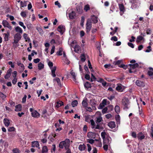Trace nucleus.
Returning a JSON list of instances; mask_svg holds the SVG:
<instances>
[{"label": "nucleus", "mask_w": 153, "mask_h": 153, "mask_svg": "<svg viewBox=\"0 0 153 153\" xmlns=\"http://www.w3.org/2000/svg\"><path fill=\"white\" fill-rule=\"evenodd\" d=\"M19 24L24 29H26V26L24 25V24L22 22H19Z\"/></svg>", "instance_id": "49"}, {"label": "nucleus", "mask_w": 153, "mask_h": 153, "mask_svg": "<svg viewBox=\"0 0 153 153\" xmlns=\"http://www.w3.org/2000/svg\"><path fill=\"white\" fill-rule=\"evenodd\" d=\"M104 145L103 146V148L104 150L105 151H107L108 148V144H103Z\"/></svg>", "instance_id": "53"}, {"label": "nucleus", "mask_w": 153, "mask_h": 153, "mask_svg": "<svg viewBox=\"0 0 153 153\" xmlns=\"http://www.w3.org/2000/svg\"><path fill=\"white\" fill-rule=\"evenodd\" d=\"M63 52V49L62 48H60L59 49V51L57 52V54L59 56H61L62 55Z\"/></svg>", "instance_id": "44"}, {"label": "nucleus", "mask_w": 153, "mask_h": 153, "mask_svg": "<svg viewBox=\"0 0 153 153\" xmlns=\"http://www.w3.org/2000/svg\"><path fill=\"white\" fill-rule=\"evenodd\" d=\"M4 39L5 41H7L8 40V35L6 33H4Z\"/></svg>", "instance_id": "60"}, {"label": "nucleus", "mask_w": 153, "mask_h": 153, "mask_svg": "<svg viewBox=\"0 0 153 153\" xmlns=\"http://www.w3.org/2000/svg\"><path fill=\"white\" fill-rule=\"evenodd\" d=\"M32 147L38 148L39 146V143L37 141H33L32 142Z\"/></svg>", "instance_id": "21"}, {"label": "nucleus", "mask_w": 153, "mask_h": 153, "mask_svg": "<svg viewBox=\"0 0 153 153\" xmlns=\"http://www.w3.org/2000/svg\"><path fill=\"white\" fill-rule=\"evenodd\" d=\"M91 120L89 116H87L85 117V120L86 122L90 123V120Z\"/></svg>", "instance_id": "51"}, {"label": "nucleus", "mask_w": 153, "mask_h": 153, "mask_svg": "<svg viewBox=\"0 0 153 153\" xmlns=\"http://www.w3.org/2000/svg\"><path fill=\"white\" fill-rule=\"evenodd\" d=\"M78 104L77 101L76 100L73 101L71 103V105L73 107H74L77 105Z\"/></svg>", "instance_id": "42"}, {"label": "nucleus", "mask_w": 153, "mask_h": 153, "mask_svg": "<svg viewBox=\"0 0 153 153\" xmlns=\"http://www.w3.org/2000/svg\"><path fill=\"white\" fill-rule=\"evenodd\" d=\"M48 151L47 147L46 146H44L42 148V153H45Z\"/></svg>", "instance_id": "33"}, {"label": "nucleus", "mask_w": 153, "mask_h": 153, "mask_svg": "<svg viewBox=\"0 0 153 153\" xmlns=\"http://www.w3.org/2000/svg\"><path fill=\"white\" fill-rule=\"evenodd\" d=\"M2 24L4 27H7L10 30H12V27L6 20H4L2 21Z\"/></svg>", "instance_id": "8"}, {"label": "nucleus", "mask_w": 153, "mask_h": 153, "mask_svg": "<svg viewBox=\"0 0 153 153\" xmlns=\"http://www.w3.org/2000/svg\"><path fill=\"white\" fill-rule=\"evenodd\" d=\"M122 104L124 110H126L129 108L130 102L128 98H123L122 101Z\"/></svg>", "instance_id": "2"}, {"label": "nucleus", "mask_w": 153, "mask_h": 153, "mask_svg": "<svg viewBox=\"0 0 153 153\" xmlns=\"http://www.w3.org/2000/svg\"><path fill=\"white\" fill-rule=\"evenodd\" d=\"M119 6L120 10V15H122L125 11L124 7L123 4H119Z\"/></svg>", "instance_id": "12"}, {"label": "nucleus", "mask_w": 153, "mask_h": 153, "mask_svg": "<svg viewBox=\"0 0 153 153\" xmlns=\"http://www.w3.org/2000/svg\"><path fill=\"white\" fill-rule=\"evenodd\" d=\"M27 1H24L23 2L22 1L21 2V7H24L26 6L27 4L26 2Z\"/></svg>", "instance_id": "54"}, {"label": "nucleus", "mask_w": 153, "mask_h": 153, "mask_svg": "<svg viewBox=\"0 0 153 153\" xmlns=\"http://www.w3.org/2000/svg\"><path fill=\"white\" fill-rule=\"evenodd\" d=\"M115 119L117 121V122L118 123H120V116L119 115H117L115 116Z\"/></svg>", "instance_id": "47"}, {"label": "nucleus", "mask_w": 153, "mask_h": 153, "mask_svg": "<svg viewBox=\"0 0 153 153\" xmlns=\"http://www.w3.org/2000/svg\"><path fill=\"white\" fill-rule=\"evenodd\" d=\"M15 128L14 127H10L9 128L8 131H13L15 130Z\"/></svg>", "instance_id": "52"}, {"label": "nucleus", "mask_w": 153, "mask_h": 153, "mask_svg": "<svg viewBox=\"0 0 153 153\" xmlns=\"http://www.w3.org/2000/svg\"><path fill=\"white\" fill-rule=\"evenodd\" d=\"M12 53L11 52H10L9 51V52H7L6 53V55L7 56L10 57L11 56H12Z\"/></svg>", "instance_id": "64"}, {"label": "nucleus", "mask_w": 153, "mask_h": 153, "mask_svg": "<svg viewBox=\"0 0 153 153\" xmlns=\"http://www.w3.org/2000/svg\"><path fill=\"white\" fill-rule=\"evenodd\" d=\"M105 106V105H104V104H103L102 103H101L100 104V105L99 106L98 108L100 109H102L103 107H104Z\"/></svg>", "instance_id": "62"}, {"label": "nucleus", "mask_w": 153, "mask_h": 153, "mask_svg": "<svg viewBox=\"0 0 153 153\" xmlns=\"http://www.w3.org/2000/svg\"><path fill=\"white\" fill-rule=\"evenodd\" d=\"M148 74L150 76H152L153 75V70H149L148 71Z\"/></svg>", "instance_id": "61"}, {"label": "nucleus", "mask_w": 153, "mask_h": 153, "mask_svg": "<svg viewBox=\"0 0 153 153\" xmlns=\"http://www.w3.org/2000/svg\"><path fill=\"white\" fill-rule=\"evenodd\" d=\"M90 9V6L87 4L84 6V10L85 12H87Z\"/></svg>", "instance_id": "38"}, {"label": "nucleus", "mask_w": 153, "mask_h": 153, "mask_svg": "<svg viewBox=\"0 0 153 153\" xmlns=\"http://www.w3.org/2000/svg\"><path fill=\"white\" fill-rule=\"evenodd\" d=\"M138 66V64L137 63L133 64H129L128 66V67L129 66V67L128 68L129 72L130 73H134L135 72V69L136 68H137Z\"/></svg>", "instance_id": "4"}, {"label": "nucleus", "mask_w": 153, "mask_h": 153, "mask_svg": "<svg viewBox=\"0 0 153 153\" xmlns=\"http://www.w3.org/2000/svg\"><path fill=\"white\" fill-rule=\"evenodd\" d=\"M90 123H91V128H94L95 127V125L94 120L93 119H91V120H90Z\"/></svg>", "instance_id": "36"}, {"label": "nucleus", "mask_w": 153, "mask_h": 153, "mask_svg": "<svg viewBox=\"0 0 153 153\" xmlns=\"http://www.w3.org/2000/svg\"><path fill=\"white\" fill-rule=\"evenodd\" d=\"M85 18L84 17L82 16L81 17V19L80 22V25L82 26H83L84 25V22Z\"/></svg>", "instance_id": "48"}, {"label": "nucleus", "mask_w": 153, "mask_h": 153, "mask_svg": "<svg viewBox=\"0 0 153 153\" xmlns=\"http://www.w3.org/2000/svg\"><path fill=\"white\" fill-rule=\"evenodd\" d=\"M55 49V46L54 45H53L52 46V48H51V54H53L54 52Z\"/></svg>", "instance_id": "57"}, {"label": "nucleus", "mask_w": 153, "mask_h": 153, "mask_svg": "<svg viewBox=\"0 0 153 153\" xmlns=\"http://www.w3.org/2000/svg\"><path fill=\"white\" fill-rule=\"evenodd\" d=\"M111 137L107 136L105 138L103 139V144H109L111 142Z\"/></svg>", "instance_id": "11"}, {"label": "nucleus", "mask_w": 153, "mask_h": 153, "mask_svg": "<svg viewBox=\"0 0 153 153\" xmlns=\"http://www.w3.org/2000/svg\"><path fill=\"white\" fill-rule=\"evenodd\" d=\"M15 30L17 33H19L21 34L23 32V30L19 26H17L15 27Z\"/></svg>", "instance_id": "18"}, {"label": "nucleus", "mask_w": 153, "mask_h": 153, "mask_svg": "<svg viewBox=\"0 0 153 153\" xmlns=\"http://www.w3.org/2000/svg\"><path fill=\"white\" fill-rule=\"evenodd\" d=\"M75 15V12L74 11H72L71 13H69V16L70 19H73L74 18Z\"/></svg>", "instance_id": "28"}, {"label": "nucleus", "mask_w": 153, "mask_h": 153, "mask_svg": "<svg viewBox=\"0 0 153 153\" xmlns=\"http://www.w3.org/2000/svg\"><path fill=\"white\" fill-rule=\"evenodd\" d=\"M17 65L21 67L22 70H24V66L23 64L22 63L20 62H17Z\"/></svg>", "instance_id": "45"}, {"label": "nucleus", "mask_w": 153, "mask_h": 153, "mask_svg": "<svg viewBox=\"0 0 153 153\" xmlns=\"http://www.w3.org/2000/svg\"><path fill=\"white\" fill-rule=\"evenodd\" d=\"M22 110V105L20 104L16 105L15 106V111H19Z\"/></svg>", "instance_id": "27"}, {"label": "nucleus", "mask_w": 153, "mask_h": 153, "mask_svg": "<svg viewBox=\"0 0 153 153\" xmlns=\"http://www.w3.org/2000/svg\"><path fill=\"white\" fill-rule=\"evenodd\" d=\"M30 111L31 112V115L33 117L38 118L40 117V114L33 108H30Z\"/></svg>", "instance_id": "5"}, {"label": "nucleus", "mask_w": 153, "mask_h": 153, "mask_svg": "<svg viewBox=\"0 0 153 153\" xmlns=\"http://www.w3.org/2000/svg\"><path fill=\"white\" fill-rule=\"evenodd\" d=\"M38 69L40 70L43 68L44 67V65L43 63L40 62L38 64Z\"/></svg>", "instance_id": "35"}, {"label": "nucleus", "mask_w": 153, "mask_h": 153, "mask_svg": "<svg viewBox=\"0 0 153 153\" xmlns=\"http://www.w3.org/2000/svg\"><path fill=\"white\" fill-rule=\"evenodd\" d=\"M108 126L111 128H112L115 127V124L114 122L111 121L108 123Z\"/></svg>", "instance_id": "26"}, {"label": "nucleus", "mask_w": 153, "mask_h": 153, "mask_svg": "<svg viewBox=\"0 0 153 153\" xmlns=\"http://www.w3.org/2000/svg\"><path fill=\"white\" fill-rule=\"evenodd\" d=\"M90 104L92 106L93 110H96V101L94 99H92L90 100Z\"/></svg>", "instance_id": "10"}, {"label": "nucleus", "mask_w": 153, "mask_h": 153, "mask_svg": "<svg viewBox=\"0 0 153 153\" xmlns=\"http://www.w3.org/2000/svg\"><path fill=\"white\" fill-rule=\"evenodd\" d=\"M81 60L82 62H84L85 60V56L84 54H82L80 56Z\"/></svg>", "instance_id": "55"}, {"label": "nucleus", "mask_w": 153, "mask_h": 153, "mask_svg": "<svg viewBox=\"0 0 153 153\" xmlns=\"http://www.w3.org/2000/svg\"><path fill=\"white\" fill-rule=\"evenodd\" d=\"M136 84L137 86L140 87H143L144 86V82H143L139 80H136Z\"/></svg>", "instance_id": "15"}, {"label": "nucleus", "mask_w": 153, "mask_h": 153, "mask_svg": "<svg viewBox=\"0 0 153 153\" xmlns=\"http://www.w3.org/2000/svg\"><path fill=\"white\" fill-rule=\"evenodd\" d=\"M94 133L92 132H89L87 136L90 139L94 138L95 137Z\"/></svg>", "instance_id": "24"}, {"label": "nucleus", "mask_w": 153, "mask_h": 153, "mask_svg": "<svg viewBox=\"0 0 153 153\" xmlns=\"http://www.w3.org/2000/svg\"><path fill=\"white\" fill-rule=\"evenodd\" d=\"M111 40H113L115 42L117 41V38L116 36H114L112 37L111 39Z\"/></svg>", "instance_id": "58"}, {"label": "nucleus", "mask_w": 153, "mask_h": 153, "mask_svg": "<svg viewBox=\"0 0 153 153\" xmlns=\"http://www.w3.org/2000/svg\"><path fill=\"white\" fill-rule=\"evenodd\" d=\"M88 19H91V22H92L94 23H97L98 21L97 18L94 15L91 16V18Z\"/></svg>", "instance_id": "13"}, {"label": "nucleus", "mask_w": 153, "mask_h": 153, "mask_svg": "<svg viewBox=\"0 0 153 153\" xmlns=\"http://www.w3.org/2000/svg\"><path fill=\"white\" fill-rule=\"evenodd\" d=\"M70 141L69 139H66L65 141H61L59 144V147L63 149L64 148L65 149L69 148L70 146Z\"/></svg>", "instance_id": "1"}, {"label": "nucleus", "mask_w": 153, "mask_h": 153, "mask_svg": "<svg viewBox=\"0 0 153 153\" xmlns=\"http://www.w3.org/2000/svg\"><path fill=\"white\" fill-rule=\"evenodd\" d=\"M74 48V51L75 52L78 53H79L80 52L81 48L79 45H76Z\"/></svg>", "instance_id": "17"}, {"label": "nucleus", "mask_w": 153, "mask_h": 153, "mask_svg": "<svg viewBox=\"0 0 153 153\" xmlns=\"http://www.w3.org/2000/svg\"><path fill=\"white\" fill-rule=\"evenodd\" d=\"M91 23V19H88L87 20L86 25V29L87 33H89L91 30L92 27Z\"/></svg>", "instance_id": "6"}, {"label": "nucleus", "mask_w": 153, "mask_h": 153, "mask_svg": "<svg viewBox=\"0 0 153 153\" xmlns=\"http://www.w3.org/2000/svg\"><path fill=\"white\" fill-rule=\"evenodd\" d=\"M84 86L87 89L90 88L91 87V85L90 83L88 82H86L84 84Z\"/></svg>", "instance_id": "31"}, {"label": "nucleus", "mask_w": 153, "mask_h": 153, "mask_svg": "<svg viewBox=\"0 0 153 153\" xmlns=\"http://www.w3.org/2000/svg\"><path fill=\"white\" fill-rule=\"evenodd\" d=\"M139 108V115L141 117H143V113L142 109V108H140L139 106L138 107Z\"/></svg>", "instance_id": "43"}, {"label": "nucleus", "mask_w": 153, "mask_h": 153, "mask_svg": "<svg viewBox=\"0 0 153 153\" xmlns=\"http://www.w3.org/2000/svg\"><path fill=\"white\" fill-rule=\"evenodd\" d=\"M123 61V60H119L117 61L114 62L113 63V64L116 65H119Z\"/></svg>", "instance_id": "50"}, {"label": "nucleus", "mask_w": 153, "mask_h": 153, "mask_svg": "<svg viewBox=\"0 0 153 153\" xmlns=\"http://www.w3.org/2000/svg\"><path fill=\"white\" fill-rule=\"evenodd\" d=\"M143 39V36H139L137 37L136 40V42L139 43L140 42V41L142 40Z\"/></svg>", "instance_id": "32"}, {"label": "nucleus", "mask_w": 153, "mask_h": 153, "mask_svg": "<svg viewBox=\"0 0 153 153\" xmlns=\"http://www.w3.org/2000/svg\"><path fill=\"white\" fill-rule=\"evenodd\" d=\"M95 115L96 116L97 115H99V116L98 117H97L96 119V123H99L101 122L102 120V118L101 117V112L100 111H97L96 114Z\"/></svg>", "instance_id": "9"}, {"label": "nucleus", "mask_w": 153, "mask_h": 153, "mask_svg": "<svg viewBox=\"0 0 153 153\" xmlns=\"http://www.w3.org/2000/svg\"><path fill=\"white\" fill-rule=\"evenodd\" d=\"M137 137L138 139L140 140L143 139L145 137L144 135L141 132L138 134Z\"/></svg>", "instance_id": "30"}, {"label": "nucleus", "mask_w": 153, "mask_h": 153, "mask_svg": "<svg viewBox=\"0 0 153 153\" xmlns=\"http://www.w3.org/2000/svg\"><path fill=\"white\" fill-rule=\"evenodd\" d=\"M11 69H10L7 71V74L4 76V78L6 79H7L9 78L11 75Z\"/></svg>", "instance_id": "25"}, {"label": "nucleus", "mask_w": 153, "mask_h": 153, "mask_svg": "<svg viewBox=\"0 0 153 153\" xmlns=\"http://www.w3.org/2000/svg\"><path fill=\"white\" fill-rule=\"evenodd\" d=\"M48 64L51 70L52 76L53 77H55L56 76V75L55 74V71L56 70V66H54L53 67V63L51 61L48 62Z\"/></svg>", "instance_id": "3"}, {"label": "nucleus", "mask_w": 153, "mask_h": 153, "mask_svg": "<svg viewBox=\"0 0 153 153\" xmlns=\"http://www.w3.org/2000/svg\"><path fill=\"white\" fill-rule=\"evenodd\" d=\"M62 60L66 64H69L70 61H69L67 57H63Z\"/></svg>", "instance_id": "37"}, {"label": "nucleus", "mask_w": 153, "mask_h": 153, "mask_svg": "<svg viewBox=\"0 0 153 153\" xmlns=\"http://www.w3.org/2000/svg\"><path fill=\"white\" fill-rule=\"evenodd\" d=\"M6 97V96L1 92H0V97L2 100H4Z\"/></svg>", "instance_id": "39"}, {"label": "nucleus", "mask_w": 153, "mask_h": 153, "mask_svg": "<svg viewBox=\"0 0 153 153\" xmlns=\"http://www.w3.org/2000/svg\"><path fill=\"white\" fill-rule=\"evenodd\" d=\"M115 110L117 113H119L120 112V108L119 106L116 105L115 107Z\"/></svg>", "instance_id": "40"}, {"label": "nucleus", "mask_w": 153, "mask_h": 153, "mask_svg": "<svg viewBox=\"0 0 153 153\" xmlns=\"http://www.w3.org/2000/svg\"><path fill=\"white\" fill-rule=\"evenodd\" d=\"M101 136L103 140L107 136L106 135V133L105 132H102L101 133Z\"/></svg>", "instance_id": "46"}, {"label": "nucleus", "mask_w": 153, "mask_h": 153, "mask_svg": "<svg viewBox=\"0 0 153 153\" xmlns=\"http://www.w3.org/2000/svg\"><path fill=\"white\" fill-rule=\"evenodd\" d=\"M97 30L98 29L97 28H93L92 29L91 32L93 33H95L97 31Z\"/></svg>", "instance_id": "63"}, {"label": "nucleus", "mask_w": 153, "mask_h": 153, "mask_svg": "<svg viewBox=\"0 0 153 153\" xmlns=\"http://www.w3.org/2000/svg\"><path fill=\"white\" fill-rule=\"evenodd\" d=\"M91 82H93V81H94L96 79V78L95 77V76L92 73L91 74Z\"/></svg>", "instance_id": "56"}, {"label": "nucleus", "mask_w": 153, "mask_h": 153, "mask_svg": "<svg viewBox=\"0 0 153 153\" xmlns=\"http://www.w3.org/2000/svg\"><path fill=\"white\" fill-rule=\"evenodd\" d=\"M70 74L72 77L73 80L74 82H76V75L75 73L73 71H71Z\"/></svg>", "instance_id": "22"}, {"label": "nucleus", "mask_w": 153, "mask_h": 153, "mask_svg": "<svg viewBox=\"0 0 153 153\" xmlns=\"http://www.w3.org/2000/svg\"><path fill=\"white\" fill-rule=\"evenodd\" d=\"M21 38V34L18 33H16L14 35L13 43H17Z\"/></svg>", "instance_id": "7"}, {"label": "nucleus", "mask_w": 153, "mask_h": 153, "mask_svg": "<svg viewBox=\"0 0 153 153\" xmlns=\"http://www.w3.org/2000/svg\"><path fill=\"white\" fill-rule=\"evenodd\" d=\"M82 104L83 106L84 107H87L88 106V103L87 102L86 99H84L83 100L82 102Z\"/></svg>", "instance_id": "34"}, {"label": "nucleus", "mask_w": 153, "mask_h": 153, "mask_svg": "<svg viewBox=\"0 0 153 153\" xmlns=\"http://www.w3.org/2000/svg\"><path fill=\"white\" fill-rule=\"evenodd\" d=\"M27 12L26 11H24L21 12V16L23 18L26 17Z\"/></svg>", "instance_id": "41"}, {"label": "nucleus", "mask_w": 153, "mask_h": 153, "mask_svg": "<svg viewBox=\"0 0 153 153\" xmlns=\"http://www.w3.org/2000/svg\"><path fill=\"white\" fill-rule=\"evenodd\" d=\"M88 66L89 68L91 69V71H93V69L92 68V67L91 66V63L89 60L88 61Z\"/></svg>", "instance_id": "59"}, {"label": "nucleus", "mask_w": 153, "mask_h": 153, "mask_svg": "<svg viewBox=\"0 0 153 153\" xmlns=\"http://www.w3.org/2000/svg\"><path fill=\"white\" fill-rule=\"evenodd\" d=\"M78 148L81 151H83L85 149V146L84 144H81L79 146Z\"/></svg>", "instance_id": "29"}, {"label": "nucleus", "mask_w": 153, "mask_h": 153, "mask_svg": "<svg viewBox=\"0 0 153 153\" xmlns=\"http://www.w3.org/2000/svg\"><path fill=\"white\" fill-rule=\"evenodd\" d=\"M116 90L120 92H122L124 90V87L121 84H118L116 88Z\"/></svg>", "instance_id": "19"}, {"label": "nucleus", "mask_w": 153, "mask_h": 153, "mask_svg": "<svg viewBox=\"0 0 153 153\" xmlns=\"http://www.w3.org/2000/svg\"><path fill=\"white\" fill-rule=\"evenodd\" d=\"M63 105V102L62 101H59L56 102L55 104L56 107L57 108H59L62 105Z\"/></svg>", "instance_id": "23"}, {"label": "nucleus", "mask_w": 153, "mask_h": 153, "mask_svg": "<svg viewBox=\"0 0 153 153\" xmlns=\"http://www.w3.org/2000/svg\"><path fill=\"white\" fill-rule=\"evenodd\" d=\"M65 30V27L63 25L59 26L57 29V30L59 32L61 33H62Z\"/></svg>", "instance_id": "16"}, {"label": "nucleus", "mask_w": 153, "mask_h": 153, "mask_svg": "<svg viewBox=\"0 0 153 153\" xmlns=\"http://www.w3.org/2000/svg\"><path fill=\"white\" fill-rule=\"evenodd\" d=\"M23 37L25 39L26 42H30V39L27 34L25 33H24L23 34Z\"/></svg>", "instance_id": "20"}, {"label": "nucleus", "mask_w": 153, "mask_h": 153, "mask_svg": "<svg viewBox=\"0 0 153 153\" xmlns=\"http://www.w3.org/2000/svg\"><path fill=\"white\" fill-rule=\"evenodd\" d=\"M10 121L11 120L7 118L4 119L3 122L5 126L8 127L10 125Z\"/></svg>", "instance_id": "14"}]
</instances>
